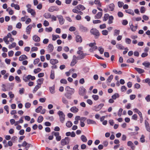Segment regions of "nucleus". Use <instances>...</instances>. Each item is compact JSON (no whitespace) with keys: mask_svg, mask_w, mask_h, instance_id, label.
Instances as JSON below:
<instances>
[{"mask_svg":"<svg viewBox=\"0 0 150 150\" xmlns=\"http://www.w3.org/2000/svg\"><path fill=\"white\" fill-rule=\"evenodd\" d=\"M57 114L59 116L60 122L62 123H64L65 120V115L64 113L62 111H59Z\"/></svg>","mask_w":150,"mask_h":150,"instance_id":"1","label":"nucleus"},{"mask_svg":"<svg viewBox=\"0 0 150 150\" xmlns=\"http://www.w3.org/2000/svg\"><path fill=\"white\" fill-rule=\"evenodd\" d=\"M70 139L68 137H66L62 139L61 141V144L62 146L67 145L69 143Z\"/></svg>","mask_w":150,"mask_h":150,"instance_id":"2","label":"nucleus"},{"mask_svg":"<svg viewBox=\"0 0 150 150\" xmlns=\"http://www.w3.org/2000/svg\"><path fill=\"white\" fill-rule=\"evenodd\" d=\"M65 89L67 93L70 95L73 94L74 93V88H70L68 86L66 87Z\"/></svg>","mask_w":150,"mask_h":150,"instance_id":"3","label":"nucleus"},{"mask_svg":"<svg viewBox=\"0 0 150 150\" xmlns=\"http://www.w3.org/2000/svg\"><path fill=\"white\" fill-rule=\"evenodd\" d=\"M91 33L94 35L97 38L100 35V33L98 30L95 28H92L90 31Z\"/></svg>","mask_w":150,"mask_h":150,"instance_id":"4","label":"nucleus"},{"mask_svg":"<svg viewBox=\"0 0 150 150\" xmlns=\"http://www.w3.org/2000/svg\"><path fill=\"white\" fill-rule=\"evenodd\" d=\"M79 93L80 96H84L86 93V89L83 86L80 87L79 89Z\"/></svg>","mask_w":150,"mask_h":150,"instance_id":"5","label":"nucleus"},{"mask_svg":"<svg viewBox=\"0 0 150 150\" xmlns=\"http://www.w3.org/2000/svg\"><path fill=\"white\" fill-rule=\"evenodd\" d=\"M52 135H54L56 137V139L57 141H60L61 139V137L59 135V133L53 132H52Z\"/></svg>","mask_w":150,"mask_h":150,"instance_id":"6","label":"nucleus"},{"mask_svg":"<svg viewBox=\"0 0 150 150\" xmlns=\"http://www.w3.org/2000/svg\"><path fill=\"white\" fill-rule=\"evenodd\" d=\"M12 37V36L10 33H8L7 36L4 37L3 38V40L6 44H8L9 43V41H8V39Z\"/></svg>","mask_w":150,"mask_h":150,"instance_id":"7","label":"nucleus"},{"mask_svg":"<svg viewBox=\"0 0 150 150\" xmlns=\"http://www.w3.org/2000/svg\"><path fill=\"white\" fill-rule=\"evenodd\" d=\"M104 105V104L103 103H100L98 106H94V110L96 111H98L102 108Z\"/></svg>","mask_w":150,"mask_h":150,"instance_id":"8","label":"nucleus"},{"mask_svg":"<svg viewBox=\"0 0 150 150\" xmlns=\"http://www.w3.org/2000/svg\"><path fill=\"white\" fill-rule=\"evenodd\" d=\"M77 57L75 55H74L73 58L70 64V66L71 67L74 66L77 62Z\"/></svg>","mask_w":150,"mask_h":150,"instance_id":"9","label":"nucleus"},{"mask_svg":"<svg viewBox=\"0 0 150 150\" xmlns=\"http://www.w3.org/2000/svg\"><path fill=\"white\" fill-rule=\"evenodd\" d=\"M59 9V8L57 6H53L50 7L48 10L50 12H53L54 11H58Z\"/></svg>","mask_w":150,"mask_h":150,"instance_id":"10","label":"nucleus"},{"mask_svg":"<svg viewBox=\"0 0 150 150\" xmlns=\"http://www.w3.org/2000/svg\"><path fill=\"white\" fill-rule=\"evenodd\" d=\"M57 17L60 24L61 25L63 24L65 20L63 18V16L62 15H59L57 16Z\"/></svg>","mask_w":150,"mask_h":150,"instance_id":"11","label":"nucleus"},{"mask_svg":"<svg viewBox=\"0 0 150 150\" xmlns=\"http://www.w3.org/2000/svg\"><path fill=\"white\" fill-rule=\"evenodd\" d=\"M107 9L109 11H113L115 8V5L113 3H111L107 6Z\"/></svg>","mask_w":150,"mask_h":150,"instance_id":"12","label":"nucleus"},{"mask_svg":"<svg viewBox=\"0 0 150 150\" xmlns=\"http://www.w3.org/2000/svg\"><path fill=\"white\" fill-rule=\"evenodd\" d=\"M87 122L88 125H96V122L92 120L88 119L87 120Z\"/></svg>","mask_w":150,"mask_h":150,"instance_id":"13","label":"nucleus"},{"mask_svg":"<svg viewBox=\"0 0 150 150\" xmlns=\"http://www.w3.org/2000/svg\"><path fill=\"white\" fill-rule=\"evenodd\" d=\"M70 111L74 113H76L79 111V109L76 106H73L70 109Z\"/></svg>","mask_w":150,"mask_h":150,"instance_id":"14","label":"nucleus"},{"mask_svg":"<svg viewBox=\"0 0 150 150\" xmlns=\"http://www.w3.org/2000/svg\"><path fill=\"white\" fill-rule=\"evenodd\" d=\"M47 50L50 52H52L54 49V47L52 44H49L47 47Z\"/></svg>","mask_w":150,"mask_h":150,"instance_id":"15","label":"nucleus"},{"mask_svg":"<svg viewBox=\"0 0 150 150\" xmlns=\"http://www.w3.org/2000/svg\"><path fill=\"white\" fill-rule=\"evenodd\" d=\"M79 55L77 57L78 59H81L83 58L86 55V54L83 52H81L80 54H77Z\"/></svg>","mask_w":150,"mask_h":150,"instance_id":"16","label":"nucleus"},{"mask_svg":"<svg viewBox=\"0 0 150 150\" xmlns=\"http://www.w3.org/2000/svg\"><path fill=\"white\" fill-rule=\"evenodd\" d=\"M76 40L77 42L81 43L82 41L81 36L79 35H76Z\"/></svg>","mask_w":150,"mask_h":150,"instance_id":"17","label":"nucleus"},{"mask_svg":"<svg viewBox=\"0 0 150 150\" xmlns=\"http://www.w3.org/2000/svg\"><path fill=\"white\" fill-rule=\"evenodd\" d=\"M103 15V13L102 12H98L95 16V19H100L101 17Z\"/></svg>","mask_w":150,"mask_h":150,"instance_id":"18","label":"nucleus"},{"mask_svg":"<svg viewBox=\"0 0 150 150\" xmlns=\"http://www.w3.org/2000/svg\"><path fill=\"white\" fill-rule=\"evenodd\" d=\"M11 6L12 7H14L16 10H19L20 9L19 6L17 4L12 3L11 4Z\"/></svg>","mask_w":150,"mask_h":150,"instance_id":"19","label":"nucleus"},{"mask_svg":"<svg viewBox=\"0 0 150 150\" xmlns=\"http://www.w3.org/2000/svg\"><path fill=\"white\" fill-rule=\"evenodd\" d=\"M142 64L145 67L149 68L150 65V62H148L147 61H145L142 63Z\"/></svg>","mask_w":150,"mask_h":150,"instance_id":"20","label":"nucleus"},{"mask_svg":"<svg viewBox=\"0 0 150 150\" xmlns=\"http://www.w3.org/2000/svg\"><path fill=\"white\" fill-rule=\"evenodd\" d=\"M32 28V25H30L26 27V32L27 34H30Z\"/></svg>","mask_w":150,"mask_h":150,"instance_id":"21","label":"nucleus"},{"mask_svg":"<svg viewBox=\"0 0 150 150\" xmlns=\"http://www.w3.org/2000/svg\"><path fill=\"white\" fill-rule=\"evenodd\" d=\"M145 125L146 130L150 132V127L149 125V124L147 121L146 120H145Z\"/></svg>","mask_w":150,"mask_h":150,"instance_id":"22","label":"nucleus"},{"mask_svg":"<svg viewBox=\"0 0 150 150\" xmlns=\"http://www.w3.org/2000/svg\"><path fill=\"white\" fill-rule=\"evenodd\" d=\"M27 11L28 13H30L31 15L33 17H35L36 15V12L33 9H30Z\"/></svg>","mask_w":150,"mask_h":150,"instance_id":"23","label":"nucleus"},{"mask_svg":"<svg viewBox=\"0 0 150 150\" xmlns=\"http://www.w3.org/2000/svg\"><path fill=\"white\" fill-rule=\"evenodd\" d=\"M28 58L25 55L23 54L21 55L19 58V60L20 61H22L24 60H26Z\"/></svg>","mask_w":150,"mask_h":150,"instance_id":"24","label":"nucleus"},{"mask_svg":"<svg viewBox=\"0 0 150 150\" xmlns=\"http://www.w3.org/2000/svg\"><path fill=\"white\" fill-rule=\"evenodd\" d=\"M33 39L36 42H39L40 41V38L36 35H35L33 36Z\"/></svg>","mask_w":150,"mask_h":150,"instance_id":"25","label":"nucleus"},{"mask_svg":"<svg viewBox=\"0 0 150 150\" xmlns=\"http://www.w3.org/2000/svg\"><path fill=\"white\" fill-rule=\"evenodd\" d=\"M76 8L79 10L83 11L85 9V8L83 5L79 4L76 7Z\"/></svg>","mask_w":150,"mask_h":150,"instance_id":"26","label":"nucleus"},{"mask_svg":"<svg viewBox=\"0 0 150 150\" xmlns=\"http://www.w3.org/2000/svg\"><path fill=\"white\" fill-rule=\"evenodd\" d=\"M58 62V60L56 59H51L50 60V63L52 65L55 64Z\"/></svg>","mask_w":150,"mask_h":150,"instance_id":"27","label":"nucleus"},{"mask_svg":"<svg viewBox=\"0 0 150 150\" xmlns=\"http://www.w3.org/2000/svg\"><path fill=\"white\" fill-rule=\"evenodd\" d=\"M130 28L131 30L133 31H135L137 29V26H134L132 23L130 25Z\"/></svg>","mask_w":150,"mask_h":150,"instance_id":"28","label":"nucleus"},{"mask_svg":"<svg viewBox=\"0 0 150 150\" xmlns=\"http://www.w3.org/2000/svg\"><path fill=\"white\" fill-rule=\"evenodd\" d=\"M135 69L139 74L143 73L144 72V70L142 69L135 67Z\"/></svg>","mask_w":150,"mask_h":150,"instance_id":"29","label":"nucleus"},{"mask_svg":"<svg viewBox=\"0 0 150 150\" xmlns=\"http://www.w3.org/2000/svg\"><path fill=\"white\" fill-rule=\"evenodd\" d=\"M125 11L126 13L130 14L132 16H134V13L132 9H128L127 10H126Z\"/></svg>","mask_w":150,"mask_h":150,"instance_id":"30","label":"nucleus"},{"mask_svg":"<svg viewBox=\"0 0 150 150\" xmlns=\"http://www.w3.org/2000/svg\"><path fill=\"white\" fill-rule=\"evenodd\" d=\"M116 47L117 49L119 50H123L124 48V47L119 43H117L116 45Z\"/></svg>","mask_w":150,"mask_h":150,"instance_id":"31","label":"nucleus"},{"mask_svg":"<svg viewBox=\"0 0 150 150\" xmlns=\"http://www.w3.org/2000/svg\"><path fill=\"white\" fill-rule=\"evenodd\" d=\"M120 95L118 93H116L112 96V98L114 100H116L117 98H119Z\"/></svg>","mask_w":150,"mask_h":150,"instance_id":"32","label":"nucleus"},{"mask_svg":"<svg viewBox=\"0 0 150 150\" xmlns=\"http://www.w3.org/2000/svg\"><path fill=\"white\" fill-rule=\"evenodd\" d=\"M54 89H55L54 85H53V86L49 87V90H50V92L52 94H53V93H55Z\"/></svg>","mask_w":150,"mask_h":150,"instance_id":"33","label":"nucleus"},{"mask_svg":"<svg viewBox=\"0 0 150 150\" xmlns=\"http://www.w3.org/2000/svg\"><path fill=\"white\" fill-rule=\"evenodd\" d=\"M16 42H13L11 44L9 45L8 46V48L9 49H11L12 48L15 47L16 46Z\"/></svg>","mask_w":150,"mask_h":150,"instance_id":"34","label":"nucleus"},{"mask_svg":"<svg viewBox=\"0 0 150 150\" xmlns=\"http://www.w3.org/2000/svg\"><path fill=\"white\" fill-rule=\"evenodd\" d=\"M40 85L39 84V83H38V85H37L35 87L34 90L33 91V93H34L35 92L38 90L40 88Z\"/></svg>","mask_w":150,"mask_h":150,"instance_id":"35","label":"nucleus"},{"mask_svg":"<svg viewBox=\"0 0 150 150\" xmlns=\"http://www.w3.org/2000/svg\"><path fill=\"white\" fill-rule=\"evenodd\" d=\"M81 140L83 142H86L87 139L86 136L84 135H82L81 137Z\"/></svg>","mask_w":150,"mask_h":150,"instance_id":"36","label":"nucleus"},{"mask_svg":"<svg viewBox=\"0 0 150 150\" xmlns=\"http://www.w3.org/2000/svg\"><path fill=\"white\" fill-rule=\"evenodd\" d=\"M113 17L112 16H111L109 17V20L108 21V23L109 24H111L113 22Z\"/></svg>","mask_w":150,"mask_h":150,"instance_id":"37","label":"nucleus"},{"mask_svg":"<svg viewBox=\"0 0 150 150\" xmlns=\"http://www.w3.org/2000/svg\"><path fill=\"white\" fill-rule=\"evenodd\" d=\"M73 124L72 122L70 121H67L66 123V126L68 127H70L72 126Z\"/></svg>","mask_w":150,"mask_h":150,"instance_id":"38","label":"nucleus"},{"mask_svg":"<svg viewBox=\"0 0 150 150\" xmlns=\"http://www.w3.org/2000/svg\"><path fill=\"white\" fill-rule=\"evenodd\" d=\"M52 40H53L55 41L56 39H57V38H59L60 37L58 35H52Z\"/></svg>","mask_w":150,"mask_h":150,"instance_id":"39","label":"nucleus"},{"mask_svg":"<svg viewBox=\"0 0 150 150\" xmlns=\"http://www.w3.org/2000/svg\"><path fill=\"white\" fill-rule=\"evenodd\" d=\"M26 78L28 79H31L32 80H33L35 79V78L34 76H32L31 75H29L26 76Z\"/></svg>","mask_w":150,"mask_h":150,"instance_id":"40","label":"nucleus"},{"mask_svg":"<svg viewBox=\"0 0 150 150\" xmlns=\"http://www.w3.org/2000/svg\"><path fill=\"white\" fill-rule=\"evenodd\" d=\"M72 11L74 13H80L81 15H82L83 14V13L82 12L79 11L76 8L73 9H72Z\"/></svg>","mask_w":150,"mask_h":150,"instance_id":"41","label":"nucleus"},{"mask_svg":"<svg viewBox=\"0 0 150 150\" xmlns=\"http://www.w3.org/2000/svg\"><path fill=\"white\" fill-rule=\"evenodd\" d=\"M62 103L66 105L68 104V100L64 97H63L62 98Z\"/></svg>","mask_w":150,"mask_h":150,"instance_id":"42","label":"nucleus"},{"mask_svg":"<svg viewBox=\"0 0 150 150\" xmlns=\"http://www.w3.org/2000/svg\"><path fill=\"white\" fill-rule=\"evenodd\" d=\"M43 16L44 17H45L46 18H50L51 15L50 13H45L44 15Z\"/></svg>","mask_w":150,"mask_h":150,"instance_id":"43","label":"nucleus"},{"mask_svg":"<svg viewBox=\"0 0 150 150\" xmlns=\"http://www.w3.org/2000/svg\"><path fill=\"white\" fill-rule=\"evenodd\" d=\"M42 106H39L35 109V112L37 113H39L40 112V111L42 110Z\"/></svg>","mask_w":150,"mask_h":150,"instance_id":"44","label":"nucleus"},{"mask_svg":"<svg viewBox=\"0 0 150 150\" xmlns=\"http://www.w3.org/2000/svg\"><path fill=\"white\" fill-rule=\"evenodd\" d=\"M43 120V117L41 116L40 115L39 116L38 119V123H41L42 122Z\"/></svg>","mask_w":150,"mask_h":150,"instance_id":"45","label":"nucleus"},{"mask_svg":"<svg viewBox=\"0 0 150 150\" xmlns=\"http://www.w3.org/2000/svg\"><path fill=\"white\" fill-rule=\"evenodd\" d=\"M83 48L82 47H79L78 48V50L77 52V54H80V53H81V52H83L82 51L83 50Z\"/></svg>","mask_w":150,"mask_h":150,"instance_id":"46","label":"nucleus"},{"mask_svg":"<svg viewBox=\"0 0 150 150\" xmlns=\"http://www.w3.org/2000/svg\"><path fill=\"white\" fill-rule=\"evenodd\" d=\"M97 47L96 46H94L93 47H91L89 49V51L91 52H93L94 51L96 50L97 49Z\"/></svg>","mask_w":150,"mask_h":150,"instance_id":"47","label":"nucleus"},{"mask_svg":"<svg viewBox=\"0 0 150 150\" xmlns=\"http://www.w3.org/2000/svg\"><path fill=\"white\" fill-rule=\"evenodd\" d=\"M145 137L143 135H142L140 139V141L142 143L144 142H145Z\"/></svg>","mask_w":150,"mask_h":150,"instance_id":"48","label":"nucleus"},{"mask_svg":"<svg viewBox=\"0 0 150 150\" xmlns=\"http://www.w3.org/2000/svg\"><path fill=\"white\" fill-rule=\"evenodd\" d=\"M109 17V15L108 14H105L104 15L103 17V20L104 21H107Z\"/></svg>","mask_w":150,"mask_h":150,"instance_id":"49","label":"nucleus"},{"mask_svg":"<svg viewBox=\"0 0 150 150\" xmlns=\"http://www.w3.org/2000/svg\"><path fill=\"white\" fill-rule=\"evenodd\" d=\"M41 71V69L40 68H37V69H35L34 70V72L35 74H37L40 72Z\"/></svg>","mask_w":150,"mask_h":150,"instance_id":"50","label":"nucleus"},{"mask_svg":"<svg viewBox=\"0 0 150 150\" xmlns=\"http://www.w3.org/2000/svg\"><path fill=\"white\" fill-rule=\"evenodd\" d=\"M125 41L127 44H129L131 43V40L128 38H126L125 39Z\"/></svg>","mask_w":150,"mask_h":150,"instance_id":"51","label":"nucleus"},{"mask_svg":"<svg viewBox=\"0 0 150 150\" xmlns=\"http://www.w3.org/2000/svg\"><path fill=\"white\" fill-rule=\"evenodd\" d=\"M98 50L101 54H102L104 51V50L102 47H99L98 48Z\"/></svg>","mask_w":150,"mask_h":150,"instance_id":"52","label":"nucleus"},{"mask_svg":"<svg viewBox=\"0 0 150 150\" xmlns=\"http://www.w3.org/2000/svg\"><path fill=\"white\" fill-rule=\"evenodd\" d=\"M113 75H110V76L107 79V81L109 83L110 82L112 79H113Z\"/></svg>","mask_w":150,"mask_h":150,"instance_id":"53","label":"nucleus"},{"mask_svg":"<svg viewBox=\"0 0 150 150\" xmlns=\"http://www.w3.org/2000/svg\"><path fill=\"white\" fill-rule=\"evenodd\" d=\"M31 105L30 103L29 102H27L25 103V107L27 109L29 108Z\"/></svg>","mask_w":150,"mask_h":150,"instance_id":"54","label":"nucleus"},{"mask_svg":"<svg viewBox=\"0 0 150 150\" xmlns=\"http://www.w3.org/2000/svg\"><path fill=\"white\" fill-rule=\"evenodd\" d=\"M134 61L133 58H130L127 60V63H133L134 62Z\"/></svg>","mask_w":150,"mask_h":150,"instance_id":"55","label":"nucleus"},{"mask_svg":"<svg viewBox=\"0 0 150 150\" xmlns=\"http://www.w3.org/2000/svg\"><path fill=\"white\" fill-rule=\"evenodd\" d=\"M124 4L123 2L122 1H118L117 2L118 6L119 8L122 7L123 6Z\"/></svg>","mask_w":150,"mask_h":150,"instance_id":"56","label":"nucleus"},{"mask_svg":"<svg viewBox=\"0 0 150 150\" xmlns=\"http://www.w3.org/2000/svg\"><path fill=\"white\" fill-rule=\"evenodd\" d=\"M92 98L95 100L98 99L99 97L98 95H93L92 96Z\"/></svg>","mask_w":150,"mask_h":150,"instance_id":"57","label":"nucleus"},{"mask_svg":"<svg viewBox=\"0 0 150 150\" xmlns=\"http://www.w3.org/2000/svg\"><path fill=\"white\" fill-rule=\"evenodd\" d=\"M146 11V8L144 6H142L141 8L140 11L141 13H145Z\"/></svg>","mask_w":150,"mask_h":150,"instance_id":"58","label":"nucleus"},{"mask_svg":"<svg viewBox=\"0 0 150 150\" xmlns=\"http://www.w3.org/2000/svg\"><path fill=\"white\" fill-rule=\"evenodd\" d=\"M120 33V30H114V35L117 36V35L119 34Z\"/></svg>","mask_w":150,"mask_h":150,"instance_id":"59","label":"nucleus"},{"mask_svg":"<svg viewBox=\"0 0 150 150\" xmlns=\"http://www.w3.org/2000/svg\"><path fill=\"white\" fill-rule=\"evenodd\" d=\"M8 95L9 97L11 98H13L14 97V95L13 94L12 92L10 91L8 92Z\"/></svg>","mask_w":150,"mask_h":150,"instance_id":"60","label":"nucleus"},{"mask_svg":"<svg viewBox=\"0 0 150 150\" xmlns=\"http://www.w3.org/2000/svg\"><path fill=\"white\" fill-rule=\"evenodd\" d=\"M50 78L52 79H54V71H51L50 75Z\"/></svg>","mask_w":150,"mask_h":150,"instance_id":"61","label":"nucleus"},{"mask_svg":"<svg viewBox=\"0 0 150 150\" xmlns=\"http://www.w3.org/2000/svg\"><path fill=\"white\" fill-rule=\"evenodd\" d=\"M61 83L64 84H67V80L64 79H61L60 81Z\"/></svg>","mask_w":150,"mask_h":150,"instance_id":"62","label":"nucleus"},{"mask_svg":"<svg viewBox=\"0 0 150 150\" xmlns=\"http://www.w3.org/2000/svg\"><path fill=\"white\" fill-rule=\"evenodd\" d=\"M52 28L51 27H49V28H45V31L48 32H51L52 31Z\"/></svg>","mask_w":150,"mask_h":150,"instance_id":"63","label":"nucleus"},{"mask_svg":"<svg viewBox=\"0 0 150 150\" xmlns=\"http://www.w3.org/2000/svg\"><path fill=\"white\" fill-rule=\"evenodd\" d=\"M21 26L22 24L20 22H18V23L16 25V27L18 29H20L21 28Z\"/></svg>","mask_w":150,"mask_h":150,"instance_id":"64","label":"nucleus"}]
</instances>
